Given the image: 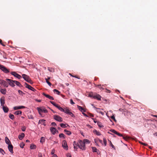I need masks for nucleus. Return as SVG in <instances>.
Returning a JSON list of instances; mask_svg holds the SVG:
<instances>
[{"label":"nucleus","instance_id":"obj_39","mask_svg":"<svg viewBox=\"0 0 157 157\" xmlns=\"http://www.w3.org/2000/svg\"><path fill=\"white\" fill-rule=\"evenodd\" d=\"M60 126L63 128H65L67 127V126H66V124L63 123H61L60 124Z\"/></svg>","mask_w":157,"mask_h":157},{"label":"nucleus","instance_id":"obj_28","mask_svg":"<svg viewBox=\"0 0 157 157\" xmlns=\"http://www.w3.org/2000/svg\"><path fill=\"white\" fill-rule=\"evenodd\" d=\"M59 137L60 138H63V139H64L65 138V135L63 133H60L59 134Z\"/></svg>","mask_w":157,"mask_h":157},{"label":"nucleus","instance_id":"obj_53","mask_svg":"<svg viewBox=\"0 0 157 157\" xmlns=\"http://www.w3.org/2000/svg\"><path fill=\"white\" fill-rule=\"evenodd\" d=\"M95 87H98L99 88H101V85H97L95 84H94Z\"/></svg>","mask_w":157,"mask_h":157},{"label":"nucleus","instance_id":"obj_15","mask_svg":"<svg viewBox=\"0 0 157 157\" xmlns=\"http://www.w3.org/2000/svg\"><path fill=\"white\" fill-rule=\"evenodd\" d=\"M101 96L99 94H95L94 98L97 99L98 100H101Z\"/></svg>","mask_w":157,"mask_h":157},{"label":"nucleus","instance_id":"obj_51","mask_svg":"<svg viewBox=\"0 0 157 157\" xmlns=\"http://www.w3.org/2000/svg\"><path fill=\"white\" fill-rule=\"evenodd\" d=\"M110 132H111L116 134V132H117V131H116L115 130H114V129H111L110 130Z\"/></svg>","mask_w":157,"mask_h":157},{"label":"nucleus","instance_id":"obj_42","mask_svg":"<svg viewBox=\"0 0 157 157\" xmlns=\"http://www.w3.org/2000/svg\"><path fill=\"white\" fill-rule=\"evenodd\" d=\"M0 152L3 155L5 154V152L4 150L1 148H0Z\"/></svg>","mask_w":157,"mask_h":157},{"label":"nucleus","instance_id":"obj_37","mask_svg":"<svg viewBox=\"0 0 157 157\" xmlns=\"http://www.w3.org/2000/svg\"><path fill=\"white\" fill-rule=\"evenodd\" d=\"M92 151L93 152H97V151L98 150L97 149V148L95 147H92Z\"/></svg>","mask_w":157,"mask_h":157},{"label":"nucleus","instance_id":"obj_59","mask_svg":"<svg viewBox=\"0 0 157 157\" xmlns=\"http://www.w3.org/2000/svg\"><path fill=\"white\" fill-rule=\"evenodd\" d=\"M55 152V150L54 149H53L52 150V151L51 152V154L52 155H54Z\"/></svg>","mask_w":157,"mask_h":157},{"label":"nucleus","instance_id":"obj_58","mask_svg":"<svg viewBox=\"0 0 157 157\" xmlns=\"http://www.w3.org/2000/svg\"><path fill=\"white\" fill-rule=\"evenodd\" d=\"M122 137H123V139L125 140H127L128 139V137L127 136L124 137L123 136Z\"/></svg>","mask_w":157,"mask_h":157},{"label":"nucleus","instance_id":"obj_4","mask_svg":"<svg viewBox=\"0 0 157 157\" xmlns=\"http://www.w3.org/2000/svg\"><path fill=\"white\" fill-rule=\"evenodd\" d=\"M6 80L8 82V84L10 86L12 87H14L15 86L14 84V80H13L9 78H6Z\"/></svg>","mask_w":157,"mask_h":157},{"label":"nucleus","instance_id":"obj_64","mask_svg":"<svg viewBox=\"0 0 157 157\" xmlns=\"http://www.w3.org/2000/svg\"><path fill=\"white\" fill-rule=\"evenodd\" d=\"M38 157H42V154L41 153H39L38 154Z\"/></svg>","mask_w":157,"mask_h":157},{"label":"nucleus","instance_id":"obj_55","mask_svg":"<svg viewBox=\"0 0 157 157\" xmlns=\"http://www.w3.org/2000/svg\"><path fill=\"white\" fill-rule=\"evenodd\" d=\"M27 82L31 84H32L33 83V82L32 81L31 79H29V80Z\"/></svg>","mask_w":157,"mask_h":157},{"label":"nucleus","instance_id":"obj_36","mask_svg":"<svg viewBox=\"0 0 157 157\" xmlns=\"http://www.w3.org/2000/svg\"><path fill=\"white\" fill-rule=\"evenodd\" d=\"M48 70L50 72H55L54 69L52 68L48 67Z\"/></svg>","mask_w":157,"mask_h":157},{"label":"nucleus","instance_id":"obj_26","mask_svg":"<svg viewBox=\"0 0 157 157\" xmlns=\"http://www.w3.org/2000/svg\"><path fill=\"white\" fill-rule=\"evenodd\" d=\"M64 131L66 132V134L68 135H70L72 133L71 131H68L66 129L64 130Z\"/></svg>","mask_w":157,"mask_h":157},{"label":"nucleus","instance_id":"obj_18","mask_svg":"<svg viewBox=\"0 0 157 157\" xmlns=\"http://www.w3.org/2000/svg\"><path fill=\"white\" fill-rule=\"evenodd\" d=\"M25 134L24 133H22L20 135H19L18 136V138L20 140H22L23 138L25 137Z\"/></svg>","mask_w":157,"mask_h":157},{"label":"nucleus","instance_id":"obj_45","mask_svg":"<svg viewBox=\"0 0 157 157\" xmlns=\"http://www.w3.org/2000/svg\"><path fill=\"white\" fill-rule=\"evenodd\" d=\"M45 79L46 80V82H47V83L49 86H51V85H52V84L51 83V82H50L49 81H48V79L46 78H45Z\"/></svg>","mask_w":157,"mask_h":157},{"label":"nucleus","instance_id":"obj_21","mask_svg":"<svg viewBox=\"0 0 157 157\" xmlns=\"http://www.w3.org/2000/svg\"><path fill=\"white\" fill-rule=\"evenodd\" d=\"M0 91L3 94H5L6 93V89H0Z\"/></svg>","mask_w":157,"mask_h":157},{"label":"nucleus","instance_id":"obj_60","mask_svg":"<svg viewBox=\"0 0 157 157\" xmlns=\"http://www.w3.org/2000/svg\"><path fill=\"white\" fill-rule=\"evenodd\" d=\"M70 101V103L71 104H75V103L73 102V100L72 99H71Z\"/></svg>","mask_w":157,"mask_h":157},{"label":"nucleus","instance_id":"obj_56","mask_svg":"<svg viewBox=\"0 0 157 157\" xmlns=\"http://www.w3.org/2000/svg\"><path fill=\"white\" fill-rule=\"evenodd\" d=\"M110 141V146L112 147L113 148L115 149V147H114V146L113 145V144H112L111 142L110 141Z\"/></svg>","mask_w":157,"mask_h":157},{"label":"nucleus","instance_id":"obj_13","mask_svg":"<svg viewBox=\"0 0 157 157\" xmlns=\"http://www.w3.org/2000/svg\"><path fill=\"white\" fill-rule=\"evenodd\" d=\"M13 146L11 144H8V148L9 151L10 152V153L11 154H13Z\"/></svg>","mask_w":157,"mask_h":157},{"label":"nucleus","instance_id":"obj_9","mask_svg":"<svg viewBox=\"0 0 157 157\" xmlns=\"http://www.w3.org/2000/svg\"><path fill=\"white\" fill-rule=\"evenodd\" d=\"M64 111H63V112L71 116L72 117H75V115L72 112H70L68 109H67L65 110L64 109Z\"/></svg>","mask_w":157,"mask_h":157},{"label":"nucleus","instance_id":"obj_52","mask_svg":"<svg viewBox=\"0 0 157 157\" xmlns=\"http://www.w3.org/2000/svg\"><path fill=\"white\" fill-rule=\"evenodd\" d=\"M26 128V127L25 126H24L21 128V129L23 132H24Z\"/></svg>","mask_w":157,"mask_h":157},{"label":"nucleus","instance_id":"obj_30","mask_svg":"<svg viewBox=\"0 0 157 157\" xmlns=\"http://www.w3.org/2000/svg\"><path fill=\"white\" fill-rule=\"evenodd\" d=\"M96 109H97L96 111H97V112L98 113L101 114L102 115H104V113L102 111H99V110H101V109L100 108H96Z\"/></svg>","mask_w":157,"mask_h":157},{"label":"nucleus","instance_id":"obj_17","mask_svg":"<svg viewBox=\"0 0 157 157\" xmlns=\"http://www.w3.org/2000/svg\"><path fill=\"white\" fill-rule=\"evenodd\" d=\"M25 108V107L23 106H15L13 107V109L14 110H17L18 109H21Z\"/></svg>","mask_w":157,"mask_h":157},{"label":"nucleus","instance_id":"obj_38","mask_svg":"<svg viewBox=\"0 0 157 157\" xmlns=\"http://www.w3.org/2000/svg\"><path fill=\"white\" fill-rule=\"evenodd\" d=\"M83 142L85 144L87 143L89 144L90 143V141L87 139H84Z\"/></svg>","mask_w":157,"mask_h":157},{"label":"nucleus","instance_id":"obj_47","mask_svg":"<svg viewBox=\"0 0 157 157\" xmlns=\"http://www.w3.org/2000/svg\"><path fill=\"white\" fill-rule=\"evenodd\" d=\"M25 144L23 142H22L20 144V146L21 148H23Z\"/></svg>","mask_w":157,"mask_h":157},{"label":"nucleus","instance_id":"obj_31","mask_svg":"<svg viewBox=\"0 0 157 157\" xmlns=\"http://www.w3.org/2000/svg\"><path fill=\"white\" fill-rule=\"evenodd\" d=\"M96 109H97L96 111H97V112L98 113L101 114L102 115H104V113L102 111H99V110H101V109L100 108H96Z\"/></svg>","mask_w":157,"mask_h":157},{"label":"nucleus","instance_id":"obj_12","mask_svg":"<svg viewBox=\"0 0 157 157\" xmlns=\"http://www.w3.org/2000/svg\"><path fill=\"white\" fill-rule=\"evenodd\" d=\"M50 130L53 135L56 133V132H58V131L54 127H51L50 128Z\"/></svg>","mask_w":157,"mask_h":157},{"label":"nucleus","instance_id":"obj_10","mask_svg":"<svg viewBox=\"0 0 157 157\" xmlns=\"http://www.w3.org/2000/svg\"><path fill=\"white\" fill-rule=\"evenodd\" d=\"M62 146L64 149L67 150L68 149V146L67 145V142L65 140L63 141Z\"/></svg>","mask_w":157,"mask_h":157},{"label":"nucleus","instance_id":"obj_33","mask_svg":"<svg viewBox=\"0 0 157 157\" xmlns=\"http://www.w3.org/2000/svg\"><path fill=\"white\" fill-rule=\"evenodd\" d=\"M45 138L44 137H42L40 138V143L43 144L45 141Z\"/></svg>","mask_w":157,"mask_h":157},{"label":"nucleus","instance_id":"obj_63","mask_svg":"<svg viewBox=\"0 0 157 157\" xmlns=\"http://www.w3.org/2000/svg\"><path fill=\"white\" fill-rule=\"evenodd\" d=\"M59 110L60 111H62V112H63V111H64V109H63V108H62V107H61V108H60V109H59Z\"/></svg>","mask_w":157,"mask_h":157},{"label":"nucleus","instance_id":"obj_46","mask_svg":"<svg viewBox=\"0 0 157 157\" xmlns=\"http://www.w3.org/2000/svg\"><path fill=\"white\" fill-rule=\"evenodd\" d=\"M50 102L53 105L56 107V105H57V104L55 102L53 101H50Z\"/></svg>","mask_w":157,"mask_h":157},{"label":"nucleus","instance_id":"obj_57","mask_svg":"<svg viewBox=\"0 0 157 157\" xmlns=\"http://www.w3.org/2000/svg\"><path fill=\"white\" fill-rule=\"evenodd\" d=\"M139 143L140 144H142V145H144V146H147V144H146V143H143V142H140V141H139Z\"/></svg>","mask_w":157,"mask_h":157},{"label":"nucleus","instance_id":"obj_20","mask_svg":"<svg viewBox=\"0 0 157 157\" xmlns=\"http://www.w3.org/2000/svg\"><path fill=\"white\" fill-rule=\"evenodd\" d=\"M77 107L80 111L82 113L86 112L85 110L82 107L79 105H77Z\"/></svg>","mask_w":157,"mask_h":157},{"label":"nucleus","instance_id":"obj_23","mask_svg":"<svg viewBox=\"0 0 157 157\" xmlns=\"http://www.w3.org/2000/svg\"><path fill=\"white\" fill-rule=\"evenodd\" d=\"M93 132L94 134H96L97 136H100L101 135L100 132L95 129L93 130Z\"/></svg>","mask_w":157,"mask_h":157},{"label":"nucleus","instance_id":"obj_40","mask_svg":"<svg viewBox=\"0 0 157 157\" xmlns=\"http://www.w3.org/2000/svg\"><path fill=\"white\" fill-rule=\"evenodd\" d=\"M94 95L95 94H94L92 92H91L89 95V97L94 98Z\"/></svg>","mask_w":157,"mask_h":157},{"label":"nucleus","instance_id":"obj_24","mask_svg":"<svg viewBox=\"0 0 157 157\" xmlns=\"http://www.w3.org/2000/svg\"><path fill=\"white\" fill-rule=\"evenodd\" d=\"M0 102L1 105L2 106H4V105L5 104V99L4 98H1L0 99Z\"/></svg>","mask_w":157,"mask_h":157},{"label":"nucleus","instance_id":"obj_35","mask_svg":"<svg viewBox=\"0 0 157 157\" xmlns=\"http://www.w3.org/2000/svg\"><path fill=\"white\" fill-rule=\"evenodd\" d=\"M78 144H76L75 141H74L73 142V145L74 149H77V147L78 146Z\"/></svg>","mask_w":157,"mask_h":157},{"label":"nucleus","instance_id":"obj_25","mask_svg":"<svg viewBox=\"0 0 157 157\" xmlns=\"http://www.w3.org/2000/svg\"><path fill=\"white\" fill-rule=\"evenodd\" d=\"M5 140L6 143L8 145L9 144H11L10 140L8 139V138H7V137H5Z\"/></svg>","mask_w":157,"mask_h":157},{"label":"nucleus","instance_id":"obj_41","mask_svg":"<svg viewBox=\"0 0 157 157\" xmlns=\"http://www.w3.org/2000/svg\"><path fill=\"white\" fill-rule=\"evenodd\" d=\"M9 117L12 120H13L14 119V116L12 114H10L9 115Z\"/></svg>","mask_w":157,"mask_h":157},{"label":"nucleus","instance_id":"obj_27","mask_svg":"<svg viewBox=\"0 0 157 157\" xmlns=\"http://www.w3.org/2000/svg\"><path fill=\"white\" fill-rule=\"evenodd\" d=\"M36 147V146L33 144H32L30 145V149H35Z\"/></svg>","mask_w":157,"mask_h":157},{"label":"nucleus","instance_id":"obj_48","mask_svg":"<svg viewBox=\"0 0 157 157\" xmlns=\"http://www.w3.org/2000/svg\"><path fill=\"white\" fill-rule=\"evenodd\" d=\"M103 143L105 146H106L107 144V141L105 138H104L103 139Z\"/></svg>","mask_w":157,"mask_h":157},{"label":"nucleus","instance_id":"obj_14","mask_svg":"<svg viewBox=\"0 0 157 157\" xmlns=\"http://www.w3.org/2000/svg\"><path fill=\"white\" fill-rule=\"evenodd\" d=\"M42 95L44 96H45V97H46L47 98H49L50 99L52 100H54V98L53 97L51 96L48 94H45L44 93H42Z\"/></svg>","mask_w":157,"mask_h":157},{"label":"nucleus","instance_id":"obj_11","mask_svg":"<svg viewBox=\"0 0 157 157\" xmlns=\"http://www.w3.org/2000/svg\"><path fill=\"white\" fill-rule=\"evenodd\" d=\"M22 76L24 80L27 82L30 79L29 76L25 74H22Z\"/></svg>","mask_w":157,"mask_h":157},{"label":"nucleus","instance_id":"obj_6","mask_svg":"<svg viewBox=\"0 0 157 157\" xmlns=\"http://www.w3.org/2000/svg\"><path fill=\"white\" fill-rule=\"evenodd\" d=\"M53 118L56 121L59 122H62L63 121V119L62 117L58 115H54Z\"/></svg>","mask_w":157,"mask_h":157},{"label":"nucleus","instance_id":"obj_22","mask_svg":"<svg viewBox=\"0 0 157 157\" xmlns=\"http://www.w3.org/2000/svg\"><path fill=\"white\" fill-rule=\"evenodd\" d=\"M14 83H15L17 86L19 87H22L23 86L19 82L17 81L14 80Z\"/></svg>","mask_w":157,"mask_h":157},{"label":"nucleus","instance_id":"obj_19","mask_svg":"<svg viewBox=\"0 0 157 157\" xmlns=\"http://www.w3.org/2000/svg\"><path fill=\"white\" fill-rule=\"evenodd\" d=\"M2 109L4 112L5 113H7L9 111V109L7 107H5L4 106H3Z\"/></svg>","mask_w":157,"mask_h":157},{"label":"nucleus","instance_id":"obj_1","mask_svg":"<svg viewBox=\"0 0 157 157\" xmlns=\"http://www.w3.org/2000/svg\"><path fill=\"white\" fill-rule=\"evenodd\" d=\"M78 146L82 150H85L86 149L85 145L84 143L82 140H80L79 144H78Z\"/></svg>","mask_w":157,"mask_h":157},{"label":"nucleus","instance_id":"obj_5","mask_svg":"<svg viewBox=\"0 0 157 157\" xmlns=\"http://www.w3.org/2000/svg\"><path fill=\"white\" fill-rule=\"evenodd\" d=\"M0 84L6 87H7L8 86L7 83L3 80L0 79Z\"/></svg>","mask_w":157,"mask_h":157},{"label":"nucleus","instance_id":"obj_49","mask_svg":"<svg viewBox=\"0 0 157 157\" xmlns=\"http://www.w3.org/2000/svg\"><path fill=\"white\" fill-rule=\"evenodd\" d=\"M116 135H118V136H123V135L121 133L117 132L116 134Z\"/></svg>","mask_w":157,"mask_h":157},{"label":"nucleus","instance_id":"obj_62","mask_svg":"<svg viewBox=\"0 0 157 157\" xmlns=\"http://www.w3.org/2000/svg\"><path fill=\"white\" fill-rule=\"evenodd\" d=\"M56 108H57L59 110V109H60L61 107H60L59 105L57 104V105H56Z\"/></svg>","mask_w":157,"mask_h":157},{"label":"nucleus","instance_id":"obj_34","mask_svg":"<svg viewBox=\"0 0 157 157\" xmlns=\"http://www.w3.org/2000/svg\"><path fill=\"white\" fill-rule=\"evenodd\" d=\"M97 124L100 128L104 127V126L102 124V123L99 121L97 122Z\"/></svg>","mask_w":157,"mask_h":157},{"label":"nucleus","instance_id":"obj_16","mask_svg":"<svg viewBox=\"0 0 157 157\" xmlns=\"http://www.w3.org/2000/svg\"><path fill=\"white\" fill-rule=\"evenodd\" d=\"M45 120L44 119H41L39 120V122H38V124H43L44 126H46V124H45Z\"/></svg>","mask_w":157,"mask_h":157},{"label":"nucleus","instance_id":"obj_32","mask_svg":"<svg viewBox=\"0 0 157 157\" xmlns=\"http://www.w3.org/2000/svg\"><path fill=\"white\" fill-rule=\"evenodd\" d=\"M22 112L21 111H17L15 112L14 114L16 115H18L19 114H21Z\"/></svg>","mask_w":157,"mask_h":157},{"label":"nucleus","instance_id":"obj_8","mask_svg":"<svg viewBox=\"0 0 157 157\" xmlns=\"http://www.w3.org/2000/svg\"><path fill=\"white\" fill-rule=\"evenodd\" d=\"M11 74L13 75L15 77L17 78L18 79H20L22 78V77L14 71L10 73Z\"/></svg>","mask_w":157,"mask_h":157},{"label":"nucleus","instance_id":"obj_3","mask_svg":"<svg viewBox=\"0 0 157 157\" xmlns=\"http://www.w3.org/2000/svg\"><path fill=\"white\" fill-rule=\"evenodd\" d=\"M37 109L38 111L39 114L40 115H41V112H43L44 113H48V112L47 110L45 108L42 109L40 107H37Z\"/></svg>","mask_w":157,"mask_h":157},{"label":"nucleus","instance_id":"obj_7","mask_svg":"<svg viewBox=\"0 0 157 157\" xmlns=\"http://www.w3.org/2000/svg\"><path fill=\"white\" fill-rule=\"evenodd\" d=\"M25 87L26 88H27L35 92L36 91V90L34 89L33 87L31 86L30 85L28 84L26 82L25 83Z\"/></svg>","mask_w":157,"mask_h":157},{"label":"nucleus","instance_id":"obj_50","mask_svg":"<svg viewBox=\"0 0 157 157\" xmlns=\"http://www.w3.org/2000/svg\"><path fill=\"white\" fill-rule=\"evenodd\" d=\"M28 118L29 119H33L34 118L33 116L31 115H28Z\"/></svg>","mask_w":157,"mask_h":157},{"label":"nucleus","instance_id":"obj_29","mask_svg":"<svg viewBox=\"0 0 157 157\" xmlns=\"http://www.w3.org/2000/svg\"><path fill=\"white\" fill-rule=\"evenodd\" d=\"M96 109H97L96 111H97V112L98 113L101 114L102 115H104V113L102 111H99V110H101V109L100 108H96Z\"/></svg>","mask_w":157,"mask_h":157},{"label":"nucleus","instance_id":"obj_61","mask_svg":"<svg viewBox=\"0 0 157 157\" xmlns=\"http://www.w3.org/2000/svg\"><path fill=\"white\" fill-rule=\"evenodd\" d=\"M51 124L52 126H56V123L55 122H54L52 123Z\"/></svg>","mask_w":157,"mask_h":157},{"label":"nucleus","instance_id":"obj_54","mask_svg":"<svg viewBox=\"0 0 157 157\" xmlns=\"http://www.w3.org/2000/svg\"><path fill=\"white\" fill-rule=\"evenodd\" d=\"M111 118L113 119L115 122H116L117 121L115 119V117L113 115L111 117Z\"/></svg>","mask_w":157,"mask_h":157},{"label":"nucleus","instance_id":"obj_43","mask_svg":"<svg viewBox=\"0 0 157 157\" xmlns=\"http://www.w3.org/2000/svg\"><path fill=\"white\" fill-rule=\"evenodd\" d=\"M18 91L19 94L21 96H23L25 94L23 92L20 90H19Z\"/></svg>","mask_w":157,"mask_h":157},{"label":"nucleus","instance_id":"obj_44","mask_svg":"<svg viewBox=\"0 0 157 157\" xmlns=\"http://www.w3.org/2000/svg\"><path fill=\"white\" fill-rule=\"evenodd\" d=\"M53 91L54 92H56V94L58 95L60 93L59 91L58 90L56 89H54V90H53Z\"/></svg>","mask_w":157,"mask_h":157},{"label":"nucleus","instance_id":"obj_2","mask_svg":"<svg viewBox=\"0 0 157 157\" xmlns=\"http://www.w3.org/2000/svg\"><path fill=\"white\" fill-rule=\"evenodd\" d=\"M0 69L5 73H8L9 72V71L4 66L0 64Z\"/></svg>","mask_w":157,"mask_h":157}]
</instances>
